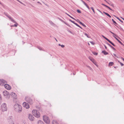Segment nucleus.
Masks as SVG:
<instances>
[{"mask_svg":"<svg viewBox=\"0 0 124 124\" xmlns=\"http://www.w3.org/2000/svg\"><path fill=\"white\" fill-rule=\"evenodd\" d=\"M32 114L35 117L38 118L40 116V114L39 112L36 110L34 109L32 111Z\"/></svg>","mask_w":124,"mask_h":124,"instance_id":"2","label":"nucleus"},{"mask_svg":"<svg viewBox=\"0 0 124 124\" xmlns=\"http://www.w3.org/2000/svg\"><path fill=\"white\" fill-rule=\"evenodd\" d=\"M107 40L108 41L109 43L110 42V41L108 39V38H106L105 39Z\"/></svg>","mask_w":124,"mask_h":124,"instance_id":"35","label":"nucleus"},{"mask_svg":"<svg viewBox=\"0 0 124 124\" xmlns=\"http://www.w3.org/2000/svg\"><path fill=\"white\" fill-rule=\"evenodd\" d=\"M83 3L86 6L87 5V4L84 2V1H83Z\"/></svg>","mask_w":124,"mask_h":124,"instance_id":"38","label":"nucleus"},{"mask_svg":"<svg viewBox=\"0 0 124 124\" xmlns=\"http://www.w3.org/2000/svg\"><path fill=\"white\" fill-rule=\"evenodd\" d=\"M91 9H92V10H93V12H94V13H95V11H94V10L93 8V7H91Z\"/></svg>","mask_w":124,"mask_h":124,"instance_id":"30","label":"nucleus"},{"mask_svg":"<svg viewBox=\"0 0 124 124\" xmlns=\"http://www.w3.org/2000/svg\"><path fill=\"white\" fill-rule=\"evenodd\" d=\"M71 18L73 19L74 20H76V21L77 20H76L74 18H73V17H71Z\"/></svg>","mask_w":124,"mask_h":124,"instance_id":"48","label":"nucleus"},{"mask_svg":"<svg viewBox=\"0 0 124 124\" xmlns=\"http://www.w3.org/2000/svg\"><path fill=\"white\" fill-rule=\"evenodd\" d=\"M112 20L114 23H115V24H116V25H118L116 23V22L115 21H114V20H113V19H112Z\"/></svg>","mask_w":124,"mask_h":124,"instance_id":"25","label":"nucleus"},{"mask_svg":"<svg viewBox=\"0 0 124 124\" xmlns=\"http://www.w3.org/2000/svg\"><path fill=\"white\" fill-rule=\"evenodd\" d=\"M69 21H70L72 23H75V22H74V21H72V20H71V19H70L69 20Z\"/></svg>","mask_w":124,"mask_h":124,"instance_id":"36","label":"nucleus"},{"mask_svg":"<svg viewBox=\"0 0 124 124\" xmlns=\"http://www.w3.org/2000/svg\"><path fill=\"white\" fill-rule=\"evenodd\" d=\"M107 44L109 46H110L111 47L112 46H111L110 44H109V43H107Z\"/></svg>","mask_w":124,"mask_h":124,"instance_id":"42","label":"nucleus"},{"mask_svg":"<svg viewBox=\"0 0 124 124\" xmlns=\"http://www.w3.org/2000/svg\"><path fill=\"white\" fill-rule=\"evenodd\" d=\"M66 14H67L68 16H69V17H72L71 16H70V15H69V14H68L67 13H65Z\"/></svg>","mask_w":124,"mask_h":124,"instance_id":"40","label":"nucleus"},{"mask_svg":"<svg viewBox=\"0 0 124 124\" xmlns=\"http://www.w3.org/2000/svg\"><path fill=\"white\" fill-rule=\"evenodd\" d=\"M104 38L105 39H106V37H105Z\"/></svg>","mask_w":124,"mask_h":124,"instance_id":"63","label":"nucleus"},{"mask_svg":"<svg viewBox=\"0 0 124 124\" xmlns=\"http://www.w3.org/2000/svg\"><path fill=\"white\" fill-rule=\"evenodd\" d=\"M85 36H87V37H88V38H89V37L88 36L87 34L86 33H85Z\"/></svg>","mask_w":124,"mask_h":124,"instance_id":"46","label":"nucleus"},{"mask_svg":"<svg viewBox=\"0 0 124 124\" xmlns=\"http://www.w3.org/2000/svg\"><path fill=\"white\" fill-rule=\"evenodd\" d=\"M86 6L89 9H90V8L87 5Z\"/></svg>","mask_w":124,"mask_h":124,"instance_id":"45","label":"nucleus"},{"mask_svg":"<svg viewBox=\"0 0 124 124\" xmlns=\"http://www.w3.org/2000/svg\"><path fill=\"white\" fill-rule=\"evenodd\" d=\"M102 52L105 55H107L108 54V53L105 50L102 51Z\"/></svg>","mask_w":124,"mask_h":124,"instance_id":"16","label":"nucleus"},{"mask_svg":"<svg viewBox=\"0 0 124 124\" xmlns=\"http://www.w3.org/2000/svg\"><path fill=\"white\" fill-rule=\"evenodd\" d=\"M38 124H44V123L42 121L39 120L38 121Z\"/></svg>","mask_w":124,"mask_h":124,"instance_id":"19","label":"nucleus"},{"mask_svg":"<svg viewBox=\"0 0 124 124\" xmlns=\"http://www.w3.org/2000/svg\"><path fill=\"white\" fill-rule=\"evenodd\" d=\"M69 31V32H70V33H72V32H71V31H70L69 30V31Z\"/></svg>","mask_w":124,"mask_h":124,"instance_id":"53","label":"nucleus"},{"mask_svg":"<svg viewBox=\"0 0 124 124\" xmlns=\"http://www.w3.org/2000/svg\"><path fill=\"white\" fill-rule=\"evenodd\" d=\"M23 106L26 108H30L29 105L28 103L26 102H24L23 103Z\"/></svg>","mask_w":124,"mask_h":124,"instance_id":"9","label":"nucleus"},{"mask_svg":"<svg viewBox=\"0 0 124 124\" xmlns=\"http://www.w3.org/2000/svg\"><path fill=\"white\" fill-rule=\"evenodd\" d=\"M103 13H104L105 15H107V16H108L109 17H111V16L108 13L105 12L104 11H103Z\"/></svg>","mask_w":124,"mask_h":124,"instance_id":"20","label":"nucleus"},{"mask_svg":"<svg viewBox=\"0 0 124 124\" xmlns=\"http://www.w3.org/2000/svg\"><path fill=\"white\" fill-rule=\"evenodd\" d=\"M16 23V24H14V25H12V26H13V27H14V26H15V27H17V25H18V24H17V23Z\"/></svg>","mask_w":124,"mask_h":124,"instance_id":"26","label":"nucleus"},{"mask_svg":"<svg viewBox=\"0 0 124 124\" xmlns=\"http://www.w3.org/2000/svg\"><path fill=\"white\" fill-rule=\"evenodd\" d=\"M3 95L4 96H9V93L7 91H4L3 92Z\"/></svg>","mask_w":124,"mask_h":124,"instance_id":"12","label":"nucleus"},{"mask_svg":"<svg viewBox=\"0 0 124 124\" xmlns=\"http://www.w3.org/2000/svg\"><path fill=\"white\" fill-rule=\"evenodd\" d=\"M14 108L15 111L17 112L20 113L22 110V107L17 104L14 105Z\"/></svg>","mask_w":124,"mask_h":124,"instance_id":"1","label":"nucleus"},{"mask_svg":"<svg viewBox=\"0 0 124 124\" xmlns=\"http://www.w3.org/2000/svg\"><path fill=\"white\" fill-rule=\"evenodd\" d=\"M28 118L29 120L31 121H32L34 120V117L33 116L30 114H29L28 116Z\"/></svg>","mask_w":124,"mask_h":124,"instance_id":"11","label":"nucleus"},{"mask_svg":"<svg viewBox=\"0 0 124 124\" xmlns=\"http://www.w3.org/2000/svg\"><path fill=\"white\" fill-rule=\"evenodd\" d=\"M55 39L56 40V41H57V40L56 39V38H55Z\"/></svg>","mask_w":124,"mask_h":124,"instance_id":"62","label":"nucleus"},{"mask_svg":"<svg viewBox=\"0 0 124 124\" xmlns=\"http://www.w3.org/2000/svg\"><path fill=\"white\" fill-rule=\"evenodd\" d=\"M113 54L115 56H116V54Z\"/></svg>","mask_w":124,"mask_h":124,"instance_id":"54","label":"nucleus"},{"mask_svg":"<svg viewBox=\"0 0 124 124\" xmlns=\"http://www.w3.org/2000/svg\"><path fill=\"white\" fill-rule=\"evenodd\" d=\"M114 63L112 62H110L109 64V66H112L113 64Z\"/></svg>","mask_w":124,"mask_h":124,"instance_id":"22","label":"nucleus"},{"mask_svg":"<svg viewBox=\"0 0 124 124\" xmlns=\"http://www.w3.org/2000/svg\"><path fill=\"white\" fill-rule=\"evenodd\" d=\"M61 46L63 48L64 47V45H61Z\"/></svg>","mask_w":124,"mask_h":124,"instance_id":"44","label":"nucleus"},{"mask_svg":"<svg viewBox=\"0 0 124 124\" xmlns=\"http://www.w3.org/2000/svg\"><path fill=\"white\" fill-rule=\"evenodd\" d=\"M38 48L39 49V50H42V48L41 47H40V46H38Z\"/></svg>","mask_w":124,"mask_h":124,"instance_id":"32","label":"nucleus"},{"mask_svg":"<svg viewBox=\"0 0 124 124\" xmlns=\"http://www.w3.org/2000/svg\"><path fill=\"white\" fill-rule=\"evenodd\" d=\"M109 32H110L111 33H112V34H113V35L114 36H116V34H115L114 33L112 32H111V31H109Z\"/></svg>","mask_w":124,"mask_h":124,"instance_id":"27","label":"nucleus"},{"mask_svg":"<svg viewBox=\"0 0 124 124\" xmlns=\"http://www.w3.org/2000/svg\"><path fill=\"white\" fill-rule=\"evenodd\" d=\"M78 27H79L80 28L82 29V28L81 27H80L79 25V26H78Z\"/></svg>","mask_w":124,"mask_h":124,"instance_id":"51","label":"nucleus"},{"mask_svg":"<svg viewBox=\"0 0 124 124\" xmlns=\"http://www.w3.org/2000/svg\"><path fill=\"white\" fill-rule=\"evenodd\" d=\"M7 120L9 124H14V121L13 120L12 116H10L8 117V118Z\"/></svg>","mask_w":124,"mask_h":124,"instance_id":"4","label":"nucleus"},{"mask_svg":"<svg viewBox=\"0 0 124 124\" xmlns=\"http://www.w3.org/2000/svg\"><path fill=\"white\" fill-rule=\"evenodd\" d=\"M113 36L122 45H123V44L116 37H115L114 36Z\"/></svg>","mask_w":124,"mask_h":124,"instance_id":"15","label":"nucleus"},{"mask_svg":"<svg viewBox=\"0 0 124 124\" xmlns=\"http://www.w3.org/2000/svg\"><path fill=\"white\" fill-rule=\"evenodd\" d=\"M1 96L0 94V99H1Z\"/></svg>","mask_w":124,"mask_h":124,"instance_id":"55","label":"nucleus"},{"mask_svg":"<svg viewBox=\"0 0 124 124\" xmlns=\"http://www.w3.org/2000/svg\"><path fill=\"white\" fill-rule=\"evenodd\" d=\"M121 18L123 20H124V18H122V17H121Z\"/></svg>","mask_w":124,"mask_h":124,"instance_id":"56","label":"nucleus"},{"mask_svg":"<svg viewBox=\"0 0 124 124\" xmlns=\"http://www.w3.org/2000/svg\"><path fill=\"white\" fill-rule=\"evenodd\" d=\"M89 59L94 64H95V63L94 62V59L92 58L91 57H89Z\"/></svg>","mask_w":124,"mask_h":124,"instance_id":"17","label":"nucleus"},{"mask_svg":"<svg viewBox=\"0 0 124 124\" xmlns=\"http://www.w3.org/2000/svg\"><path fill=\"white\" fill-rule=\"evenodd\" d=\"M43 119L44 121L46 124H49L50 122L48 117L46 115L43 116Z\"/></svg>","mask_w":124,"mask_h":124,"instance_id":"3","label":"nucleus"},{"mask_svg":"<svg viewBox=\"0 0 124 124\" xmlns=\"http://www.w3.org/2000/svg\"><path fill=\"white\" fill-rule=\"evenodd\" d=\"M5 87L8 90H10L11 88V87L9 85L5 84L4 85Z\"/></svg>","mask_w":124,"mask_h":124,"instance_id":"10","label":"nucleus"},{"mask_svg":"<svg viewBox=\"0 0 124 124\" xmlns=\"http://www.w3.org/2000/svg\"><path fill=\"white\" fill-rule=\"evenodd\" d=\"M111 48H112V49H113L115 51L116 50V49L113 46H112L111 47Z\"/></svg>","mask_w":124,"mask_h":124,"instance_id":"37","label":"nucleus"},{"mask_svg":"<svg viewBox=\"0 0 124 124\" xmlns=\"http://www.w3.org/2000/svg\"><path fill=\"white\" fill-rule=\"evenodd\" d=\"M104 46L105 47V49H107V47L105 45H104Z\"/></svg>","mask_w":124,"mask_h":124,"instance_id":"50","label":"nucleus"},{"mask_svg":"<svg viewBox=\"0 0 124 124\" xmlns=\"http://www.w3.org/2000/svg\"><path fill=\"white\" fill-rule=\"evenodd\" d=\"M0 4H2V3H1V2L0 1Z\"/></svg>","mask_w":124,"mask_h":124,"instance_id":"64","label":"nucleus"},{"mask_svg":"<svg viewBox=\"0 0 124 124\" xmlns=\"http://www.w3.org/2000/svg\"><path fill=\"white\" fill-rule=\"evenodd\" d=\"M11 96L13 97V98L15 99H16L17 96H16V95L15 93L13 92H12L11 93Z\"/></svg>","mask_w":124,"mask_h":124,"instance_id":"13","label":"nucleus"},{"mask_svg":"<svg viewBox=\"0 0 124 124\" xmlns=\"http://www.w3.org/2000/svg\"><path fill=\"white\" fill-rule=\"evenodd\" d=\"M26 101L30 104L32 103V100L29 97H26L25 98Z\"/></svg>","mask_w":124,"mask_h":124,"instance_id":"7","label":"nucleus"},{"mask_svg":"<svg viewBox=\"0 0 124 124\" xmlns=\"http://www.w3.org/2000/svg\"><path fill=\"white\" fill-rule=\"evenodd\" d=\"M109 43L111 44L113 46H116L111 41L109 42Z\"/></svg>","mask_w":124,"mask_h":124,"instance_id":"24","label":"nucleus"},{"mask_svg":"<svg viewBox=\"0 0 124 124\" xmlns=\"http://www.w3.org/2000/svg\"><path fill=\"white\" fill-rule=\"evenodd\" d=\"M49 22L52 25H53L54 24V23L52 22L51 21H49Z\"/></svg>","mask_w":124,"mask_h":124,"instance_id":"34","label":"nucleus"},{"mask_svg":"<svg viewBox=\"0 0 124 124\" xmlns=\"http://www.w3.org/2000/svg\"><path fill=\"white\" fill-rule=\"evenodd\" d=\"M77 12L79 13H81V11L79 9H77Z\"/></svg>","mask_w":124,"mask_h":124,"instance_id":"28","label":"nucleus"},{"mask_svg":"<svg viewBox=\"0 0 124 124\" xmlns=\"http://www.w3.org/2000/svg\"><path fill=\"white\" fill-rule=\"evenodd\" d=\"M90 42L92 44V45H94V43L92 41H90Z\"/></svg>","mask_w":124,"mask_h":124,"instance_id":"41","label":"nucleus"},{"mask_svg":"<svg viewBox=\"0 0 124 124\" xmlns=\"http://www.w3.org/2000/svg\"><path fill=\"white\" fill-rule=\"evenodd\" d=\"M6 81L3 79H0V85L3 86L5 84H7Z\"/></svg>","mask_w":124,"mask_h":124,"instance_id":"8","label":"nucleus"},{"mask_svg":"<svg viewBox=\"0 0 124 124\" xmlns=\"http://www.w3.org/2000/svg\"><path fill=\"white\" fill-rule=\"evenodd\" d=\"M1 108L3 111H6L7 110L6 104L5 103H4L2 104Z\"/></svg>","mask_w":124,"mask_h":124,"instance_id":"6","label":"nucleus"},{"mask_svg":"<svg viewBox=\"0 0 124 124\" xmlns=\"http://www.w3.org/2000/svg\"><path fill=\"white\" fill-rule=\"evenodd\" d=\"M58 45H59V46H61V44H58Z\"/></svg>","mask_w":124,"mask_h":124,"instance_id":"58","label":"nucleus"},{"mask_svg":"<svg viewBox=\"0 0 124 124\" xmlns=\"http://www.w3.org/2000/svg\"><path fill=\"white\" fill-rule=\"evenodd\" d=\"M102 37L104 38V37H105L103 35H102Z\"/></svg>","mask_w":124,"mask_h":124,"instance_id":"57","label":"nucleus"},{"mask_svg":"<svg viewBox=\"0 0 124 124\" xmlns=\"http://www.w3.org/2000/svg\"><path fill=\"white\" fill-rule=\"evenodd\" d=\"M93 54L94 55H97L98 54V53L95 52H93Z\"/></svg>","mask_w":124,"mask_h":124,"instance_id":"29","label":"nucleus"},{"mask_svg":"<svg viewBox=\"0 0 124 124\" xmlns=\"http://www.w3.org/2000/svg\"><path fill=\"white\" fill-rule=\"evenodd\" d=\"M117 67H114V68H116Z\"/></svg>","mask_w":124,"mask_h":124,"instance_id":"59","label":"nucleus"},{"mask_svg":"<svg viewBox=\"0 0 124 124\" xmlns=\"http://www.w3.org/2000/svg\"><path fill=\"white\" fill-rule=\"evenodd\" d=\"M64 23L65 24H66L69 27H70V28L71 27V26L68 23H67L64 22Z\"/></svg>","mask_w":124,"mask_h":124,"instance_id":"23","label":"nucleus"},{"mask_svg":"<svg viewBox=\"0 0 124 124\" xmlns=\"http://www.w3.org/2000/svg\"><path fill=\"white\" fill-rule=\"evenodd\" d=\"M98 11H99V12L100 13H101V14H102V12L101 11H100V10H98Z\"/></svg>","mask_w":124,"mask_h":124,"instance_id":"49","label":"nucleus"},{"mask_svg":"<svg viewBox=\"0 0 124 124\" xmlns=\"http://www.w3.org/2000/svg\"><path fill=\"white\" fill-rule=\"evenodd\" d=\"M52 124H58L57 122L55 121H53L52 122Z\"/></svg>","mask_w":124,"mask_h":124,"instance_id":"21","label":"nucleus"},{"mask_svg":"<svg viewBox=\"0 0 124 124\" xmlns=\"http://www.w3.org/2000/svg\"><path fill=\"white\" fill-rule=\"evenodd\" d=\"M37 3H40V2H39V1L38 2H37Z\"/></svg>","mask_w":124,"mask_h":124,"instance_id":"61","label":"nucleus"},{"mask_svg":"<svg viewBox=\"0 0 124 124\" xmlns=\"http://www.w3.org/2000/svg\"><path fill=\"white\" fill-rule=\"evenodd\" d=\"M107 8H108L110 10H112V9H111L108 6H106V7Z\"/></svg>","mask_w":124,"mask_h":124,"instance_id":"33","label":"nucleus"},{"mask_svg":"<svg viewBox=\"0 0 124 124\" xmlns=\"http://www.w3.org/2000/svg\"><path fill=\"white\" fill-rule=\"evenodd\" d=\"M118 62L120 63V64L122 66L124 65V64L118 61Z\"/></svg>","mask_w":124,"mask_h":124,"instance_id":"31","label":"nucleus"},{"mask_svg":"<svg viewBox=\"0 0 124 124\" xmlns=\"http://www.w3.org/2000/svg\"><path fill=\"white\" fill-rule=\"evenodd\" d=\"M113 16L114 17H115L117 19H118L122 23H123V21H122V20H121L119 18L117 17L115 15H114Z\"/></svg>","mask_w":124,"mask_h":124,"instance_id":"18","label":"nucleus"},{"mask_svg":"<svg viewBox=\"0 0 124 124\" xmlns=\"http://www.w3.org/2000/svg\"><path fill=\"white\" fill-rule=\"evenodd\" d=\"M77 21L79 23L81 24H82L84 27H86V26L81 22H80L78 19H77Z\"/></svg>","mask_w":124,"mask_h":124,"instance_id":"14","label":"nucleus"},{"mask_svg":"<svg viewBox=\"0 0 124 124\" xmlns=\"http://www.w3.org/2000/svg\"><path fill=\"white\" fill-rule=\"evenodd\" d=\"M4 14L12 22L15 23H17L15 21L13 18H12L11 17V16L8 14L4 12Z\"/></svg>","mask_w":124,"mask_h":124,"instance_id":"5","label":"nucleus"},{"mask_svg":"<svg viewBox=\"0 0 124 124\" xmlns=\"http://www.w3.org/2000/svg\"><path fill=\"white\" fill-rule=\"evenodd\" d=\"M101 5L103 6H104L106 7V6H107V5H105L103 3H102L101 4Z\"/></svg>","mask_w":124,"mask_h":124,"instance_id":"43","label":"nucleus"},{"mask_svg":"<svg viewBox=\"0 0 124 124\" xmlns=\"http://www.w3.org/2000/svg\"><path fill=\"white\" fill-rule=\"evenodd\" d=\"M122 59L123 60V61H124V58L123 57H122Z\"/></svg>","mask_w":124,"mask_h":124,"instance_id":"52","label":"nucleus"},{"mask_svg":"<svg viewBox=\"0 0 124 124\" xmlns=\"http://www.w3.org/2000/svg\"><path fill=\"white\" fill-rule=\"evenodd\" d=\"M74 24H75V25H76V26H78H78H79V25L77 23H74Z\"/></svg>","mask_w":124,"mask_h":124,"instance_id":"39","label":"nucleus"},{"mask_svg":"<svg viewBox=\"0 0 124 124\" xmlns=\"http://www.w3.org/2000/svg\"><path fill=\"white\" fill-rule=\"evenodd\" d=\"M81 0L82 2L83 3V2L84 1L83 0Z\"/></svg>","mask_w":124,"mask_h":124,"instance_id":"60","label":"nucleus"},{"mask_svg":"<svg viewBox=\"0 0 124 124\" xmlns=\"http://www.w3.org/2000/svg\"><path fill=\"white\" fill-rule=\"evenodd\" d=\"M17 1H18L20 3L22 4H23V3L21 1H20L19 0H17Z\"/></svg>","mask_w":124,"mask_h":124,"instance_id":"47","label":"nucleus"}]
</instances>
